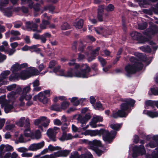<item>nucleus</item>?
I'll use <instances>...</instances> for the list:
<instances>
[{
  "instance_id": "f257e3e1",
  "label": "nucleus",
  "mask_w": 158,
  "mask_h": 158,
  "mask_svg": "<svg viewBox=\"0 0 158 158\" xmlns=\"http://www.w3.org/2000/svg\"><path fill=\"white\" fill-rule=\"evenodd\" d=\"M56 74L58 76L67 77H75L82 78H87L92 75L90 74L91 68L87 64H76L74 69H69L66 72L63 69H60V66H58L53 70Z\"/></svg>"
},
{
  "instance_id": "f03ea898",
  "label": "nucleus",
  "mask_w": 158,
  "mask_h": 158,
  "mask_svg": "<svg viewBox=\"0 0 158 158\" xmlns=\"http://www.w3.org/2000/svg\"><path fill=\"white\" fill-rule=\"evenodd\" d=\"M135 55L137 56V57H131L130 60L131 63L127 65L125 67V70L128 75L134 73L137 71L141 70L143 67L142 61L147 63V64H149L151 61V59H148L141 53L136 52Z\"/></svg>"
},
{
  "instance_id": "7ed1b4c3",
  "label": "nucleus",
  "mask_w": 158,
  "mask_h": 158,
  "mask_svg": "<svg viewBox=\"0 0 158 158\" xmlns=\"http://www.w3.org/2000/svg\"><path fill=\"white\" fill-rule=\"evenodd\" d=\"M19 69H20L19 64L18 63H16L12 65L10 70L13 73V74L9 76L10 81H13L15 79L19 78L23 80L26 79L32 75H37L39 73L38 71L35 68L31 67L27 69L26 70L22 71L20 74L18 73L15 74V72Z\"/></svg>"
},
{
  "instance_id": "20e7f679",
  "label": "nucleus",
  "mask_w": 158,
  "mask_h": 158,
  "mask_svg": "<svg viewBox=\"0 0 158 158\" xmlns=\"http://www.w3.org/2000/svg\"><path fill=\"white\" fill-rule=\"evenodd\" d=\"M89 126V125H87L85 127H82V132H81V135H84L85 136L89 135L91 136H94L97 135H102L103 139L106 143H108L110 142L111 138L108 136L109 134L107 131L103 129L99 130H86L88 128Z\"/></svg>"
},
{
  "instance_id": "39448f33",
  "label": "nucleus",
  "mask_w": 158,
  "mask_h": 158,
  "mask_svg": "<svg viewBox=\"0 0 158 158\" xmlns=\"http://www.w3.org/2000/svg\"><path fill=\"white\" fill-rule=\"evenodd\" d=\"M121 101L123 102L120 106V110H119L122 113V116H124L126 117L131 110L130 107V106H132L135 103L134 100L131 98L123 99H122Z\"/></svg>"
},
{
  "instance_id": "423d86ee",
  "label": "nucleus",
  "mask_w": 158,
  "mask_h": 158,
  "mask_svg": "<svg viewBox=\"0 0 158 158\" xmlns=\"http://www.w3.org/2000/svg\"><path fill=\"white\" fill-rule=\"evenodd\" d=\"M155 22L158 24V19ZM149 23V28L143 32V34L150 38L152 35L158 33V27L156 25L154 24L152 22H150Z\"/></svg>"
},
{
  "instance_id": "0eeeda50",
  "label": "nucleus",
  "mask_w": 158,
  "mask_h": 158,
  "mask_svg": "<svg viewBox=\"0 0 158 158\" xmlns=\"http://www.w3.org/2000/svg\"><path fill=\"white\" fill-rule=\"evenodd\" d=\"M140 143L142 144L145 143L144 140H141ZM146 151L143 145L139 146H135L133 148L132 156L134 158L136 157L139 155H143L146 154Z\"/></svg>"
},
{
  "instance_id": "6e6552de",
  "label": "nucleus",
  "mask_w": 158,
  "mask_h": 158,
  "mask_svg": "<svg viewBox=\"0 0 158 158\" xmlns=\"http://www.w3.org/2000/svg\"><path fill=\"white\" fill-rule=\"evenodd\" d=\"M50 120L45 117H41L36 119L34 121L35 125L38 126L39 128L42 129V126L46 127L48 125Z\"/></svg>"
},
{
  "instance_id": "1a4fd4ad",
  "label": "nucleus",
  "mask_w": 158,
  "mask_h": 158,
  "mask_svg": "<svg viewBox=\"0 0 158 158\" xmlns=\"http://www.w3.org/2000/svg\"><path fill=\"white\" fill-rule=\"evenodd\" d=\"M9 0H0V10L5 15L8 17L11 16V10L9 8L4 9L3 7L7 4Z\"/></svg>"
},
{
  "instance_id": "9d476101",
  "label": "nucleus",
  "mask_w": 158,
  "mask_h": 158,
  "mask_svg": "<svg viewBox=\"0 0 158 158\" xmlns=\"http://www.w3.org/2000/svg\"><path fill=\"white\" fill-rule=\"evenodd\" d=\"M121 125V124L118 123H112L110 125V127L112 129L115 130V131H111L110 133L108 131L105 130L108 132L109 133V135L108 136L111 138V139L110 142L108 143H110L112 141L113 139L115 137V136L116 134V131H117L120 128Z\"/></svg>"
},
{
  "instance_id": "9b49d317",
  "label": "nucleus",
  "mask_w": 158,
  "mask_h": 158,
  "mask_svg": "<svg viewBox=\"0 0 158 158\" xmlns=\"http://www.w3.org/2000/svg\"><path fill=\"white\" fill-rule=\"evenodd\" d=\"M69 158H93L92 155L90 152L87 151L84 154L78 156V153L74 151L71 153Z\"/></svg>"
},
{
  "instance_id": "f8f14e48",
  "label": "nucleus",
  "mask_w": 158,
  "mask_h": 158,
  "mask_svg": "<svg viewBox=\"0 0 158 158\" xmlns=\"http://www.w3.org/2000/svg\"><path fill=\"white\" fill-rule=\"evenodd\" d=\"M25 26L27 30L28 31H33L41 32V31L37 30L38 25L34 23L32 21H27L25 22Z\"/></svg>"
},
{
  "instance_id": "ddd939ff",
  "label": "nucleus",
  "mask_w": 158,
  "mask_h": 158,
  "mask_svg": "<svg viewBox=\"0 0 158 158\" xmlns=\"http://www.w3.org/2000/svg\"><path fill=\"white\" fill-rule=\"evenodd\" d=\"M60 129L57 127H54L53 129H49L47 131L49 137L53 141L55 140V135L59 131Z\"/></svg>"
},
{
  "instance_id": "4468645a",
  "label": "nucleus",
  "mask_w": 158,
  "mask_h": 158,
  "mask_svg": "<svg viewBox=\"0 0 158 158\" xmlns=\"http://www.w3.org/2000/svg\"><path fill=\"white\" fill-rule=\"evenodd\" d=\"M44 145V141L38 143H33L29 146L28 150L31 151H35L42 148Z\"/></svg>"
},
{
  "instance_id": "2eb2a0df",
  "label": "nucleus",
  "mask_w": 158,
  "mask_h": 158,
  "mask_svg": "<svg viewBox=\"0 0 158 158\" xmlns=\"http://www.w3.org/2000/svg\"><path fill=\"white\" fill-rule=\"evenodd\" d=\"M25 123L24 126L25 129L24 131V135L26 137H31L33 135L32 132L30 130V123L29 120L28 119H27L25 120Z\"/></svg>"
},
{
  "instance_id": "dca6fc26",
  "label": "nucleus",
  "mask_w": 158,
  "mask_h": 158,
  "mask_svg": "<svg viewBox=\"0 0 158 158\" xmlns=\"http://www.w3.org/2000/svg\"><path fill=\"white\" fill-rule=\"evenodd\" d=\"M90 118V116L89 114H86L84 117H82L81 115H79L77 118L78 123H81V127H84Z\"/></svg>"
},
{
  "instance_id": "f3484780",
  "label": "nucleus",
  "mask_w": 158,
  "mask_h": 158,
  "mask_svg": "<svg viewBox=\"0 0 158 158\" xmlns=\"http://www.w3.org/2000/svg\"><path fill=\"white\" fill-rule=\"evenodd\" d=\"M13 150L14 148L11 146L7 144H2L0 146V156L6 152L12 151Z\"/></svg>"
},
{
  "instance_id": "a211bd4d",
  "label": "nucleus",
  "mask_w": 158,
  "mask_h": 158,
  "mask_svg": "<svg viewBox=\"0 0 158 158\" xmlns=\"http://www.w3.org/2000/svg\"><path fill=\"white\" fill-rule=\"evenodd\" d=\"M32 98V95L28 94H21L19 100L20 102V105L22 106L24 104V102H23L24 99L26 100L29 101L31 100Z\"/></svg>"
},
{
  "instance_id": "6ab92c4d",
  "label": "nucleus",
  "mask_w": 158,
  "mask_h": 158,
  "mask_svg": "<svg viewBox=\"0 0 158 158\" xmlns=\"http://www.w3.org/2000/svg\"><path fill=\"white\" fill-rule=\"evenodd\" d=\"M13 103L6 101L4 103V111L6 113L10 112L14 108Z\"/></svg>"
},
{
  "instance_id": "aec40b11",
  "label": "nucleus",
  "mask_w": 158,
  "mask_h": 158,
  "mask_svg": "<svg viewBox=\"0 0 158 158\" xmlns=\"http://www.w3.org/2000/svg\"><path fill=\"white\" fill-rule=\"evenodd\" d=\"M100 50L99 47H97L96 49L92 51V54H90V56H88L87 54H86V55L87 56V60L89 61H91L94 60L95 56H96L98 54V51Z\"/></svg>"
},
{
  "instance_id": "412c9836",
  "label": "nucleus",
  "mask_w": 158,
  "mask_h": 158,
  "mask_svg": "<svg viewBox=\"0 0 158 158\" xmlns=\"http://www.w3.org/2000/svg\"><path fill=\"white\" fill-rule=\"evenodd\" d=\"M143 12L150 15L152 14L153 12L155 14H158V3L154 6V7H152L151 9H144Z\"/></svg>"
},
{
  "instance_id": "4be33fe9",
  "label": "nucleus",
  "mask_w": 158,
  "mask_h": 158,
  "mask_svg": "<svg viewBox=\"0 0 158 158\" xmlns=\"http://www.w3.org/2000/svg\"><path fill=\"white\" fill-rule=\"evenodd\" d=\"M143 113L151 118H154L158 117V112L157 111H152L144 110L143 111Z\"/></svg>"
},
{
  "instance_id": "5701e85b",
  "label": "nucleus",
  "mask_w": 158,
  "mask_h": 158,
  "mask_svg": "<svg viewBox=\"0 0 158 158\" xmlns=\"http://www.w3.org/2000/svg\"><path fill=\"white\" fill-rule=\"evenodd\" d=\"M18 97L16 93L14 91H11L7 95L8 99L7 101L14 103V100Z\"/></svg>"
},
{
  "instance_id": "b1692460",
  "label": "nucleus",
  "mask_w": 158,
  "mask_h": 158,
  "mask_svg": "<svg viewBox=\"0 0 158 158\" xmlns=\"http://www.w3.org/2000/svg\"><path fill=\"white\" fill-rule=\"evenodd\" d=\"M90 148L92 149H94L95 148L94 147V146H100L101 145V142L100 140L96 139H94L92 141H89V142Z\"/></svg>"
},
{
  "instance_id": "393cba45",
  "label": "nucleus",
  "mask_w": 158,
  "mask_h": 158,
  "mask_svg": "<svg viewBox=\"0 0 158 158\" xmlns=\"http://www.w3.org/2000/svg\"><path fill=\"white\" fill-rule=\"evenodd\" d=\"M38 100L44 104H46L48 102V99L42 92L38 94Z\"/></svg>"
},
{
  "instance_id": "a878e982",
  "label": "nucleus",
  "mask_w": 158,
  "mask_h": 158,
  "mask_svg": "<svg viewBox=\"0 0 158 158\" xmlns=\"http://www.w3.org/2000/svg\"><path fill=\"white\" fill-rule=\"evenodd\" d=\"M51 37V35L50 33L45 32L40 36L41 42L42 43H44L46 42L47 38H50Z\"/></svg>"
},
{
  "instance_id": "bb28decb",
  "label": "nucleus",
  "mask_w": 158,
  "mask_h": 158,
  "mask_svg": "<svg viewBox=\"0 0 158 158\" xmlns=\"http://www.w3.org/2000/svg\"><path fill=\"white\" fill-rule=\"evenodd\" d=\"M69 100H70L71 103L74 106H77L79 104V98L77 97H73L72 98H69Z\"/></svg>"
},
{
  "instance_id": "cd10ccee",
  "label": "nucleus",
  "mask_w": 158,
  "mask_h": 158,
  "mask_svg": "<svg viewBox=\"0 0 158 158\" xmlns=\"http://www.w3.org/2000/svg\"><path fill=\"white\" fill-rule=\"evenodd\" d=\"M146 158H158V147L152 152L151 156L146 155Z\"/></svg>"
},
{
  "instance_id": "c85d7f7f",
  "label": "nucleus",
  "mask_w": 158,
  "mask_h": 158,
  "mask_svg": "<svg viewBox=\"0 0 158 158\" xmlns=\"http://www.w3.org/2000/svg\"><path fill=\"white\" fill-rule=\"evenodd\" d=\"M103 7L102 6H99L98 9V20L100 21H102V15L103 12Z\"/></svg>"
},
{
  "instance_id": "c756f323",
  "label": "nucleus",
  "mask_w": 158,
  "mask_h": 158,
  "mask_svg": "<svg viewBox=\"0 0 158 158\" xmlns=\"http://www.w3.org/2000/svg\"><path fill=\"white\" fill-rule=\"evenodd\" d=\"M49 22L48 20L42 19L41 23L40 25V28L41 30L47 28V25L49 24Z\"/></svg>"
},
{
  "instance_id": "7c9ffc66",
  "label": "nucleus",
  "mask_w": 158,
  "mask_h": 158,
  "mask_svg": "<svg viewBox=\"0 0 158 158\" xmlns=\"http://www.w3.org/2000/svg\"><path fill=\"white\" fill-rule=\"evenodd\" d=\"M72 138H73V136L71 134H63L61 137L60 138V139L62 141H64L65 140H69Z\"/></svg>"
},
{
  "instance_id": "2f4dec72",
  "label": "nucleus",
  "mask_w": 158,
  "mask_h": 158,
  "mask_svg": "<svg viewBox=\"0 0 158 158\" xmlns=\"http://www.w3.org/2000/svg\"><path fill=\"white\" fill-rule=\"evenodd\" d=\"M122 114L121 111L119 110H118L117 111H113L112 115L111 116L114 118H116L118 117H125L124 116H122Z\"/></svg>"
},
{
  "instance_id": "473e14b6",
  "label": "nucleus",
  "mask_w": 158,
  "mask_h": 158,
  "mask_svg": "<svg viewBox=\"0 0 158 158\" xmlns=\"http://www.w3.org/2000/svg\"><path fill=\"white\" fill-rule=\"evenodd\" d=\"M140 34L136 31H133L131 33V36L132 38L135 40H139L140 39Z\"/></svg>"
},
{
  "instance_id": "72a5a7b5",
  "label": "nucleus",
  "mask_w": 158,
  "mask_h": 158,
  "mask_svg": "<svg viewBox=\"0 0 158 158\" xmlns=\"http://www.w3.org/2000/svg\"><path fill=\"white\" fill-rule=\"evenodd\" d=\"M155 101L148 100L146 101L145 102V107L146 108H148V107L149 106H155Z\"/></svg>"
},
{
  "instance_id": "f704fd0d",
  "label": "nucleus",
  "mask_w": 158,
  "mask_h": 158,
  "mask_svg": "<svg viewBox=\"0 0 158 158\" xmlns=\"http://www.w3.org/2000/svg\"><path fill=\"white\" fill-rule=\"evenodd\" d=\"M146 139L148 140H153L157 142L158 141V135H148L146 136Z\"/></svg>"
},
{
  "instance_id": "c9c22d12",
  "label": "nucleus",
  "mask_w": 158,
  "mask_h": 158,
  "mask_svg": "<svg viewBox=\"0 0 158 158\" xmlns=\"http://www.w3.org/2000/svg\"><path fill=\"white\" fill-rule=\"evenodd\" d=\"M84 21L82 19H80L78 21L75 23L74 24L76 28L80 29L82 27Z\"/></svg>"
},
{
  "instance_id": "e433bc0d",
  "label": "nucleus",
  "mask_w": 158,
  "mask_h": 158,
  "mask_svg": "<svg viewBox=\"0 0 158 158\" xmlns=\"http://www.w3.org/2000/svg\"><path fill=\"white\" fill-rule=\"evenodd\" d=\"M157 144V142H155V141L153 140L152 141H150L149 143L147 144L146 145V147L147 149L148 148V147H150L151 148H153L156 147Z\"/></svg>"
},
{
  "instance_id": "4c0bfd02",
  "label": "nucleus",
  "mask_w": 158,
  "mask_h": 158,
  "mask_svg": "<svg viewBox=\"0 0 158 158\" xmlns=\"http://www.w3.org/2000/svg\"><path fill=\"white\" fill-rule=\"evenodd\" d=\"M10 71L9 70H6L3 71L0 75L1 78L3 79H6L8 76L10 74Z\"/></svg>"
},
{
  "instance_id": "58836bf2",
  "label": "nucleus",
  "mask_w": 158,
  "mask_h": 158,
  "mask_svg": "<svg viewBox=\"0 0 158 158\" xmlns=\"http://www.w3.org/2000/svg\"><path fill=\"white\" fill-rule=\"evenodd\" d=\"M72 130L73 132H82L81 128L79 127L78 128L74 124H73L71 126Z\"/></svg>"
},
{
  "instance_id": "ea45409f",
  "label": "nucleus",
  "mask_w": 158,
  "mask_h": 158,
  "mask_svg": "<svg viewBox=\"0 0 158 158\" xmlns=\"http://www.w3.org/2000/svg\"><path fill=\"white\" fill-rule=\"evenodd\" d=\"M139 4L140 7H144L145 5H149V3L147 0H140Z\"/></svg>"
},
{
  "instance_id": "a19ab883",
  "label": "nucleus",
  "mask_w": 158,
  "mask_h": 158,
  "mask_svg": "<svg viewBox=\"0 0 158 158\" xmlns=\"http://www.w3.org/2000/svg\"><path fill=\"white\" fill-rule=\"evenodd\" d=\"M94 109L96 110H103L104 108L101 103L100 102H97L95 106H93Z\"/></svg>"
},
{
  "instance_id": "79ce46f5",
  "label": "nucleus",
  "mask_w": 158,
  "mask_h": 158,
  "mask_svg": "<svg viewBox=\"0 0 158 158\" xmlns=\"http://www.w3.org/2000/svg\"><path fill=\"white\" fill-rule=\"evenodd\" d=\"M21 3L23 4H28L29 6L31 8L32 6L33 2L32 0H21Z\"/></svg>"
},
{
  "instance_id": "37998d69",
  "label": "nucleus",
  "mask_w": 158,
  "mask_h": 158,
  "mask_svg": "<svg viewBox=\"0 0 158 158\" xmlns=\"http://www.w3.org/2000/svg\"><path fill=\"white\" fill-rule=\"evenodd\" d=\"M142 51L145 52H151V49L148 46H144L139 48Z\"/></svg>"
},
{
  "instance_id": "c03bdc74",
  "label": "nucleus",
  "mask_w": 158,
  "mask_h": 158,
  "mask_svg": "<svg viewBox=\"0 0 158 158\" xmlns=\"http://www.w3.org/2000/svg\"><path fill=\"white\" fill-rule=\"evenodd\" d=\"M31 90V88L30 85L24 87L22 90V92L21 94H28Z\"/></svg>"
},
{
  "instance_id": "a18cd8bd",
  "label": "nucleus",
  "mask_w": 158,
  "mask_h": 158,
  "mask_svg": "<svg viewBox=\"0 0 158 158\" xmlns=\"http://www.w3.org/2000/svg\"><path fill=\"white\" fill-rule=\"evenodd\" d=\"M40 46L39 44L34 45L30 46L31 51L35 52H39L40 49L38 47Z\"/></svg>"
},
{
  "instance_id": "49530a36",
  "label": "nucleus",
  "mask_w": 158,
  "mask_h": 158,
  "mask_svg": "<svg viewBox=\"0 0 158 158\" xmlns=\"http://www.w3.org/2000/svg\"><path fill=\"white\" fill-rule=\"evenodd\" d=\"M92 119L97 123L99 122H102L103 121V118L99 116H94Z\"/></svg>"
},
{
  "instance_id": "de8ad7c7",
  "label": "nucleus",
  "mask_w": 158,
  "mask_h": 158,
  "mask_svg": "<svg viewBox=\"0 0 158 158\" xmlns=\"http://www.w3.org/2000/svg\"><path fill=\"white\" fill-rule=\"evenodd\" d=\"M52 158H55L56 157H61L60 150L54 152L51 154Z\"/></svg>"
},
{
  "instance_id": "09e8293b",
  "label": "nucleus",
  "mask_w": 158,
  "mask_h": 158,
  "mask_svg": "<svg viewBox=\"0 0 158 158\" xmlns=\"http://www.w3.org/2000/svg\"><path fill=\"white\" fill-rule=\"evenodd\" d=\"M49 151L53 152L55 151L59 150L60 149V147L58 146H53L51 145H50L48 147Z\"/></svg>"
},
{
  "instance_id": "8fccbe9b",
  "label": "nucleus",
  "mask_w": 158,
  "mask_h": 158,
  "mask_svg": "<svg viewBox=\"0 0 158 158\" xmlns=\"http://www.w3.org/2000/svg\"><path fill=\"white\" fill-rule=\"evenodd\" d=\"M61 157H65L69 154L70 151L69 150H60Z\"/></svg>"
},
{
  "instance_id": "3c124183",
  "label": "nucleus",
  "mask_w": 158,
  "mask_h": 158,
  "mask_svg": "<svg viewBox=\"0 0 158 158\" xmlns=\"http://www.w3.org/2000/svg\"><path fill=\"white\" fill-rule=\"evenodd\" d=\"M25 120V118L23 117H22L18 122H16V124L20 127H22L23 125V124Z\"/></svg>"
},
{
  "instance_id": "603ef678",
  "label": "nucleus",
  "mask_w": 158,
  "mask_h": 158,
  "mask_svg": "<svg viewBox=\"0 0 158 158\" xmlns=\"http://www.w3.org/2000/svg\"><path fill=\"white\" fill-rule=\"evenodd\" d=\"M16 87V85L13 84L6 86V89L8 91H11L15 90Z\"/></svg>"
},
{
  "instance_id": "864d4df0",
  "label": "nucleus",
  "mask_w": 158,
  "mask_h": 158,
  "mask_svg": "<svg viewBox=\"0 0 158 158\" xmlns=\"http://www.w3.org/2000/svg\"><path fill=\"white\" fill-rule=\"evenodd\" d=\"M51 109L57 111H60L61 110V107L58 105H54L51 107Z\"/></svg>"
},
{
  "instance_id": "5fc2aeb1",
  "label": "nucleus",
  "mask_w": 158,
  "mask_h": 158,
  "mask_svg": "<svg viewBox=\"0 0 158 158\" xmlns=\"http://www.w3.org/2000/svg\"><path fill=\"white\" fill-rule=\"evenodd\" d=\"M148 26L147 23L146 22L143 23L138 24V28L140 30H143L146 28Z\"/></svg>"
},
{
  "instance_id": "6e6d98bb",
  "label": "nucleus",
  "mask_w": 158,
  "mask_h": 158,
  "mask_svg": "<svg viewBox=\"0 0 158 158\" xmlns=\"http://www.w3.org/2000/svg\"><path fill=\"white\" fill-rule=\"evenodd\" d=\"M17 150L18 152L23 153L25 152H26L29 150L28 148L27 149L24 147L19 148L17 149Z\"/></svg>"
},
{
  "instance_id": "4d7b16f0",
  "label": "nucleus",
  "mask_w": 158,
  "mask_h": 158,
  "mask_svg": "<svg viewBox=\"0 0 158 158\" xmlns=\"http://www.w3.org/2000/svg\"><path fill=\"white\" fill-rule=\"evenodd\" d=\"M114 9V6L111 4H109L105 8V10L108 12L112 11Z\"/></svg>"
},
{
  "instance_id": "13d9d810",
  "label": "nucleus",
  "mask_w": 158,
  "mask_h": 158,
  "mask_svg": "<svg viewBox=\"0 0 158 158\" xmlns=\"http://www.w3.org/2000/svg\"><path fill=\"white\" fill-rule=\"evenodd\" d=\"M61 28L62 30H66L69 28V26L67 23H64L61 25Z\"/></svg>"
},
{
  "instance_id": "bf43d9fd",
  "label": "nucleus",
  "mask_w": 158,
  "mask_h": 158,
  "mask_svg": "<svg viewBox=\"0 0 158 158\" xmlns=\"http://www.w3.org/2000/svg\"><path fill=\"white\" fill-rule=\"evenodd\" d=\"M33 153H32L25 152L23 153H22L21 156L23 157H31Z\"/></svg>"
},
{
  "instance_id": "052dcab7",
  "label": "nucleus",
  "mask_w": 158,
  "mask_h": 158,
  "mask_svg": "<svg viewBox=\"0 0 158 158\" xmlns=\"http://www.w3.org/2000/svg\"><path fill=\"white\" fill-rule=\"evenodd\" d=\"M69 105V103L68 102H63L61 106V109H65L68 107Z\"/></svg>"
},
{
  "instance_id": "680f3d73",
  "label": "nucleus",
  "mask_w": 158,
  "mask_h": 158,
  "mask_svg": "<svg viewBox=\"0 0 158 158\" xmlns=\"http://www.w3.org/2000/svg\"><path fill=\"white\" fill-rule=\"evenodd\" d=\"M98 60L100 62L102 66L103 67L107 63V62L106 60L102 57H98Z\"/></svg>"
},
{
  "instance_id": "e2e57ef3",
  "label": "nucleus",
  "mask_w": 158,
  "mask_h": 158,
  "mask_svg": "<svg viewBox=\"0 0 158 158\" xmlns=\"http://www.w3.org/2000/svg\"><path fill=\"white\" fill-rule=\"evenodd\" d=\"M15 127V126L14 124H7L6 126L5 129L6 130H11L13 129Z\"/></svg>"
},
{
  "instance_id": "0e129e2a",
  "label": "nucleus",
  "mask_w": 158,
  "mask_h": 158,
  "mask_svg": "<svg viewBox=\"0 0 158 158\" xmlns=\"http://www.w3.org/2000/svg\"><path fill=\"white\" fill-rule=\"evenodd\" d=\"M35 137L36 139H39L41 138V132L40 131L38 130L35 131Z\"/></svg>"
},
{
  "instance_id": "69168bd1",
  "label": "nucleus",
  "mask_w": 158,
  "mask_h": 158,
  "mask_svg": "<svg viewBox=\"0 0 158 158\" xmlns=\"http://www.w3.org/2000/svg\"><path fill=\"white\" fill-rule=\"evenodd\" d=\"M15 89V91L14 92L16 93L17 95L18 96V95L20 94L22 91L21 88L20 86L16 85V87Z\"/></svg>"
},
{
  "instance_id": "338daca9",
  "label": "nucleus",
  "mask_w": 158,
  "mask_h": 158,
  "mask_svg": "<svg viewBox=\"0 0 158 158\" xmlns=\"http://www.w3.org/2000/svg\"><path fill=\"white\" fill-rule=\"evenodd\" d=\"M56 64V62L55 60H52L50 62L48 68L52 69L54 67Z\"/></svg>"
},
{
  "instance_id": "774afa93",
  "label": "nucleus",
  "mask_w": 158,
  "mask_h": 158,
  "mask_svg": "<svg viewBox=\"0 0 158 158\" xmlns=\"http://www.w3.org/2000/svg\"><path fill=\"white\" fill-rule=\"evenodd\" d=\"M6 122L5 118H0V129H2Z\"/></svg>"
}]
</instances>
